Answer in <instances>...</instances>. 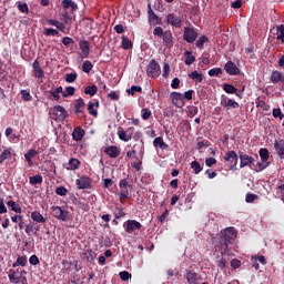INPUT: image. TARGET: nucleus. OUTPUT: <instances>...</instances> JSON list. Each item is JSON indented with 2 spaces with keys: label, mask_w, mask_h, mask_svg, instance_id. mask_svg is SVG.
<instances>
[{
  "label": "nucleus",
  "mask_w": 284,
  "mask_h": 284,
  "mask_svg": "<svg viewBox=\"0 0 284 284\" xmlns=\"http://www.w3.org/2000/svg\"><path fill=\"white\" fill-rule=\"evenodd\" d=\"M8 207H11L12 212H16L17 214H21L23 210L21 209V205L17 204V202L10 200L7 202Z\"/></svg>",
  "instance_id": "obj_32"
},
{
  "label": "nucleus",
  "mask_w": 284,
  "mask_h": 284,
  "mask_svg": "<svg viewBox=\"0 0 284 284\" xmlns=\"http://www.w3.org/2000/svg\"><path fill=\"white\" fill-rule=\"evenodd\" d=\"M179 128L182 130V132H190V130H192V125L187 120H182L179 124Z\"/></svg>",
  "instance_id": "obj_40"
},
{
  "label": "nucleus",
  "mask_w": 284,
  "mask_h": 284,
  "mask_svg": "<svg viewBox=\"0 0 284 284\" xmlns=\"http://www.w3.org/2000/svg\"><path fill=\"white\" fill-rule=\"evenodd\" d=\"M222 89L224 90V92H226V94H236V92H239V89L234 87V84L230 83H224Z\"/></svg>",
  "instance_id": "obj_29"
},
{
  "label": "nucleus",
  "mask_w": 284,
  "mask_h": 284,
  "mask_svg": "<svg viewBox=\"0 0 284 284\" xmlns=\"http://www.w3.org/2000/svg\"><path fill=\"white\" fill-rule=\"evenodd\" d=\"M153 145L154 148H160V150H168L170 148V145H168V143H165L161 136L154 139Z\"/></svg>",
  "instance_id": "obj_27"
},
{
  "label": "nucleus",
  "mask_w": 284,
  "mask_h": 284,
  "mask_svg": "<svg viewBox=\"0 0 284 284\" xmlns=\"http://www.w3.org/2000/svg\"><path fill=\"white\" fill-rule=\"evenodd\" d=\"M224 161L232 163L230 170L234 171L239 165V154H236V151H229L224 156Z\"/></svg>",
  "instance_id": "obj_10"
},
{
  "label": "nucleus",
  "mask_w": 284,
  "mask_h": 284,
  "mask_svg": "<svg viewBox=\"0 0 284 284\" xmlns=\"http://www.w3.org/2000/svg\"><path fill=\"white\" fill-rule=\"evenodd\" d=\"M62 21L63 23H65L67 26H70L72 23V18L70 17V14L68 13V11H63L62 12Z\"/></svg>",
  "instance_id": "obj_52"
},
{
  "label": "nucleus",
  "mask_w": 284,
  "mask_h": 284,
  "mask_svg": "<svg viewBox=\"0 0 284 284\" xmlns=\"http://www.w3.org/2000/svg\"><path fill=\"white\" fill-rule=\"evenodd\" d=\"M183 39L186 41V43H194V41L199 39V32L194 30V27H185Z\"/></svg>",
  "instance_id": "obj_5"
},
{
  "label": "nucleus",
  "mask_w": 284,
  "mask_h": 284,
  "mask_svg": "<svg viewBox=\"0 0 284 284\" xmlns=\"http://www.w3.org/2000/svg\"><path fill=\"white\" fill-rule=\"evenodd\" d=\"M55 194H58V196H65L68 194V189L59 186L55 189Z\"/></svg>",
  "instance_id": "obj_58"
},
{
  "label": "nucleus",
  "mask_w": 284,
  "mask_h": 284,
  "mask_svg": "<svg viewBox=\"0 0 284 284\" xmlns=\"http://www.w3.org/2000/svg\"><path fill=\"white\" fill-rule=\"evenodd\" d=\"M255 172H263V170H266V168H270V162L268 161H263L262 162H257L256 164H254Z\"/></svg>",
  "instance_id": "obj_37"
},
{
  "label": "nucleus",
  "mask_w": 284,
  "mask_h": 284,
  "mask_svg": "<svg viewBox=\"0 0 284 284\" xmlns=\"http://www.w3.org/2000/svg\"><path fill=\"white\" fill-rule=\"evenodd\" d=\"M121 45L123 50H130L132 48V40H129L128 37L123 36Z\"/></svg>",
  "instance_id": "obj_43"
},
{
  "label": "nucleus",
  "mask_w": 284,
  "mask_h": 284,
  "mask_svg": "<svg viewBox=\"0 0 284 284\" xmlns=\"http://www.w3.org/2000/svg\"><path fill=\"white\" fill-rule=\"evenodd\" d=\"M64 170L74 171L81 168V161L77 158H71L68 163L63 164Z\"/></svg>",
  "instance_id": "obj_18"
},
{
  "label": "nucleus",
  "mask_w": 284,
  "mask_h": 284,
  "mask_svg": "<svg viewBox=\"0 0 284 284\" xmlns=\"http://www.w3.org/2000/svg\"><path fill=\"white\" fill-rule=\"evenodd\" d=\"M12 158V151H10V149H4L2 151V153L0 154V165L8 161V159H11Z\"/></svg>",
  "instance_id": "obj_33"
},
{
  "label": "nucleus",
  "mask_w": 284,
  "mask_h": 284,
  "mask_svg": "<svg viewBox=\"0 0 284 284\" xmlns=\"http://www.w3.org/2000/svg\"><path fill=\"white\" fill-rule=\"evenodd\" d=\"M273 116L274 119H280V121H283V111H281V109H273Z\"/></svg>",
  "instance_id": "obj_56"
},
{
  "label": "nucleus",
  "mask_w": 284,
  "mask_h": 284,
  "mask_svg": "<svg viewBox=\"0 0 284 284\" xmlns=\"http://www.w3.org/2000/svg\"><path fill=\"white\" fill-rule=\"evenodd\" d=\"M184 63L185 65H192L194 61H196V57L192 55V51H185L184 52Z\"/></svg>",
  "instance_id": "obj_30"
},
{
  "label": "nucleus",
  "mask_w": 284,
  "mask_h": 284,
  "mask_svg": "<svg viewBox=\"0 0 284 284\" xmlns=\"http://www.w3.org/2000/svg\"><path fill=\"white\" fill-rule=\"evenodd\" d=\"M129 132H131V133H128V131L120 129L118 131V136H119L120 141H124L125 143H128V141H132V135L134 134V126H130Z\"/></svg>",
  "instance_id": "obj_14"
},
{
  "label": "nucleus",
  "mask_w": 284,
  "mask_h": 284,
  "mask_svg": "<svg viewBox=\"0 0 284 284\" xmlns=\"http://www.w3.org/2000/svg\"><path fill=\"white\" fill-rule=\"evenodd\" d=\"M207 41H210V38H207L206 36H202L197 39L195 45L196 48H199L200 50H203V45H205V43H207Z\"/></svg>",
  "instance_id": "obj_41"
},
{
  "label": "nucleus",
  "mask_w": 284,
  "mask_h": 284,
  "mask_svg": "<svg viewBox=\"0 0 284 284\" xmlns=\"http://www.w3.org/2000/svg\"><path fill=\"white\" fill-rule=\"evenodd\" d=\"M203 148H210V141L203 140V141L197 142L196 149L203 150Z\"/></svg>",
  "instance_id": "obj_62"
},
{
  "label": "nucleus",
  "mask_w": 284,
  "mask_h": 284,
  "mask_svg": "<svg viewBox=\"0 0 284 284\" xmlns=\"http://www.w3.org/2000/svg\"><path fill=\"white\" fill-rule=\"evenodd\" d=\"M191 170L194 171V174H201V172H203V166H201L199 161H193L191 162Z\"/></svg>",
  "instance_id": "obj_39"
},
{
  "label": "nucleus",
  "mask_w": 284,
  "mask_h": 284,
  "mask_svg": "<svg viewBox=\"0 0 284 284\" xmlns=\"http://www.w3.org/2000/svg\"><path fill=\"white\" fill-rule=\"evenodd\" d=\"M162 39H163V43L166 48L174 47V37L172 36V31H164Z\"/></svg>",
  "instance_id": "obj_19"
},
{
  "label": "nucleus",
  "mask_w": 284,
  "mask_h": 284,
  "mask_svg": "<svg viewBox=\"0 0 284 284\" xmlns=\"http://www.w3.org/2000/svg\"><path fill=\"white\" fill-rule=\"evenodd\" d=\"M185 278L189 284H196L199 281V275L194 271H186Z\"/></svg>",
  "instance_id": "obj_26"
},
{
  "label": "nucleus",
  "mask_w": 284,
  "mask_h": 284,
  "mask_svg": "<svg viewBox=\"0 0 284 284\" xmlns=\"http://www.w3.org/2000/svg\"><path fill=\"white\" fill-rule=\"evenodd\" d=\"M258 154L261 161H267L270 159V151L267 149H260Z\"/></svg>",
  "instance_id": "obj_48"
},
{
  "label": "nucleus",
  "mask_w": 284,
  "mask_h": 284,
  "mask_svg": "<svg viewBox=\"0 0 284 284\" xmlns=\"http://www.w3.org/2000/svg\"><path fill=\"white\" fill-rule=\"evenodd\" d=\"M189 77L196 81V83H203V73H199V71H192Z\"/></svg>",
  "instance_id": "obj_35"
},
{
  "label": "nucleus",
  "mask_w": 284,
  "mask_h": 284,
  "mask_svg": "<svg viewBox=\"0 0 284 284\" xmlns=\"http://www.w3.org/2000/svg\"><path fill=\"white\" fill-rule=\"evenodd\" d=\"M38 152L34 149H30L26 154H24V159L29 165V168H32L34 165V161H32V159H34V156H37Z\"/></svg>",
  "instance_id": "obj_23"
},
{
  "label": "nucleus",
  "mask_w": 284,
  "mask_h": 284,
  "mask_svg": "<svg viewBox=\"0 0 284 284\" xmlns=\"http://www.w3.org/2000/svg\"><path fill=\"white\" fill-rule=\"evenodd\" d=\"M256 199H258V195H256L254 193H247L245 196V201L247 203H252L253 201H256Z\"/></svg>",
  "instance_id": "obj_63"
},
{
  "label": "nucleus",
  "mask_w": 284,
  "mask_h": 284,
  "mask_svg": "<svg viewBox=\"0 0 284 284\" xmlns=\"http://www.w3.org/2000/svg\"><path fill=\"white\" fill-rule=\"evenodd\" d=\"M51 114V119H53V121H65V119H68V116H70V114L68 113V111L65 110V108L61 106V105H55L51 109L50 111Z\"/></svg>",
  "instance_id": "obj_2"
},
{
  "label": "nucleus",
  "mask_w": 284,
  "mask_h": 284,
  "mask_svg": "<svg viewBox=\"0 0 284 284\" xmlns=\"http://www.w3.org/2000/svg\"><path fill=\"white\" fill-rule=\"evenodd\" d=\"M99 92V88L94 84L89 85L84 89V94H89V97H94Z\"/></svg>",
  "instance_id": "obj_38"
},
{
  "label": "nucleus",
  "mask_w": 284,
  "mask_h": 284,
  "mask_svg": "<svg viewBox=\"0 0 284 284\" xmlns=\"http://www.w3.org/2000/svg\"><path fill=\"white\" fill-rule=\"evenodd\" d=\"M146 74L151 79H159L161 75V65L154 59H152L146 67Z\"/></svg>",
  "instance_id": "obj_3"
},
{
  "label": "nucleus",
  "mask_w": 284,
  "mask_h": 284,
  "mask_svg": "<svg viewBox=\"0 0 284 284\" xmlns=\"http://www.w3.org/2000/svg\"><path fill=\"white\" fill-rule=\"evenodd\" d=\"M81 59L90 57V42L88 40H80Z\"/></svg>",
  "instance_id": "obj_17"
},
{
  "label": "nucleus",
  "mask_w": 284,
  "mask_h": 284,
  "mask_svg": "<svg viewBox=\"0 0 284 284\" xmlns=\"http://www.w3.org/2000/svg\"><path fill=\"white\" fill-rule=\"evenodd\" d=\"M62 6L65 10H68V8H71L72 10H77V4L74 3V1L72 0H63L62 1Z\"/></svg>",
  "instance_id": "obj_45"
},
{
  "label": "nucleus",
  "mask_w": 284,
  "mask_h": 284,
  "mask_svg": "<svg viewBox=\"0 0 284 284\" xmlns=\"http://www.w3.org/2000/svg\"><path fill=\"white\" fill-rule=\"evenodd\" d=\"M31 219L36 223H45L48 221L39 211L31 212Z\"/></svg>",
  "instance_id": "obj_28"
},
{
  "label": "nucleus",
  "mask_w": 284,
  "mask_h": 284,
  "mask_svg": "<svg viewBox=\"0 0 284 284\" xmlns=\"http://www.w3.org/2000/svg\"><path fill=\"white\" fill-rule=\"evenodd\" d=\"M207 74H209V77H221V74H223V69L213 68V69L209 70Z\"/></svg>",
  "instance_id": "obj_44"
},
{
  "label": "nucleus",
  "mask_w": 284,
  "mask_h": 284,
  "mask_svg": "<svg viewBox=\"0 0 284 284\" xmlns=\"http://www.w3.org/2000/svg\"><path fill=\"white\" fill-rule=\"evenodd\" d=\"M20 94H21V98L23 99V101H32V95H30V91L21 90Z\"/></svg>",
  "instance_id": "obj_54"
},
{
  "label": "nucleus",
  "mask_w": 284,
  "mask_h": 284,
  "mask_svg": "<svg viewBox=\"0 0 284 284\" xmlns=\"http://www.w3.org/2000/svg\"><path fill=\"white\" fill-rule=\"evenodd\" d=\"M9 272L10 273L8 276H9L10 283H14V281H19V276H17V271L10 270Z\"/></svg>",
  "instance_id": "obj_59"
},
{
  "label": "nucleus",
  "mask_w": 284,
  "mask_h": 284,
  "mask_svg": "<svg viewBox=\"0 0 284 284\" xmlns=\"http://www.w3.org/2000/svg\"><path fill=\"white\" fill-rule=\"evenodd\" d=\"M166 23L172 28H181L183 26V18H181V14L168 13Z\"/></svg>",
  "instance_id": "obj_6"
},
{
  "label": "nucleus",
  "mask_w": 284,
  "mask_h": 284,
  "mask_svg": "<svg viewBox=\"0 0 284 284\" xmlns=\"http://www.w3.org/2000/svg\"><path fill=\"white\" fill-rule=\"evenodd\" d=\"M152 116V111L149 108H144L141 110V118L143 121H148Z\"/></svg>",
  "instance_id": "obj_46"
},
{
  "label": "nucleus",
  "mask_w": 284,
  "mask_h": 284,
  "mask_svg": "<svg viewBox=\"0 0 284 284\" xmlns=\"http://www.w3.org/2000/svg\"><path fill=\"white\" fill-rule=\"evenodd\" d=\"M78 77H79V74H77V72H74V73H67L65 82L67 83H74V81H77Z\"/></svg>",
  "instance_id": "obj_49"
},
{
  "label": "nucleus",
  "mask_w": 284,
  "mask_h": 284,
  "mask_svg": "<svg viewBox=\"0 0 284 284\" xmlns=\"http://www.w3.org/2000/svg\"><path fill=\"white\" fill-rule=\"evenodd\" d=\"M78 190H90V185H92V180L88 176H81L75 181Z\"/></svg>",
  "instance_id": "obj_16"
},
{
  "label": "nucleus",
  "mask_w": 284,
  "mask_h": 284,
  "mask_svg": "<svg viewBox=\"0 0 284 284\" xmlns=\"http://www.w3.org/2000/svg\"><path fill=\"white\" fill-rule=\"evenodd\" d=\"M18 10H20L22 13L28 14L29 12L28 3H18Z\"/></svg>",
  "instance_id": "obj_64"
},
{
  "label": "nucleus",
  "mask_w": 284,
  "mask_h": 284,
  "mask_svg": "<svg viewBox=\"0 0 284 284\" xmlns=\"http://www.w3.org/2000/svg\"><path fill=\"white\" fill-rule=\"evenodd\" d=\"M236 234L234 226L226 227L220 232L219 240L213 242V245H215V251L219 252L221 256L227 254L232 241L236 239Z\"/></svg>",
  "instance_id": "obj_1"
},
{
  "label": "nucleus",
  "mask_w": 284,
  "mask_h": 284,
  "mask_svg": "<svg viewBox=\"0 0 284 284\" xmlns=\"http://www.w3.org/2000/svg\"><path fill=\"white\" fill-rule=\"evenodd\" d=\"M88 110H89V114H91V116L99 115V112L97 110H94V103H92V101L89 102Z\"/></svg>",
  "instance_id": "obj_53"
},
{
  "label": "nucleus",
  "mask_w": 284,
  "mask_h": 284,
  "mask_svg": "<svg viewBox=\"0 0 284 284\" xmlns=\"http://www.w3.org/2000/svg\"><path fill=\"white\" fill-rule=\"evenodd\" d=\"M274 149L277 152L280 159H284V140L275 141Z\"/></svg>",
  "instance_id": "obj_25"
},
{
  "label": "nucleus",
  "mask_w": 284,
  "mask_h": 284,
  "mask_svg": "<svg viewBox=\"0 0 284 284\" xmlns=\"http://www.w3.org/2000/svg\"><path fill=\"white\" fill-rule=\"evenodd\" d=\"M51 214L58 221H62L65 223L68 221V216H70V212L68 210L62 209L61 206H51Z\"/></svg>",
  "instance_id": "obj_4"
},
{
  "label": "nucleus",
  "mask_w": 284,
  "mask_h": 284,
  "mask_svg": "<svg viewBox=\"0 0 284 284\" xmlns=\"http://www.w3.org/2000/svg\"><path fill=\"white\" fill-rule=\"evenodd\" d=\"M120 201L121 203H123V201H125V199H130V191H128V189H124L120 192Z\"/></svg>",
  "instance_id": "obj_55"
},
{
  "label": "nucleus",
  "mask_w": 284,
  "mask_h": 284,
  "mask_svg": "<svg viewBox=\"0 0 284 284\" xmlns=\"http://www.w3.org/2000/svg\"><path fill=\"white\" fill-rule=\"evenodd\" d=\"M271 82L276 84V83H284V75L281 71L274 70L271 73Z\"/></svg>",
  "instance_id": "obj_21"
},
{
  "label": "nucleus",
  "mask_w": 284,
  "mask_h": 284,
  "mask_svg": "<svg viewBox=\"0 0 284 284\" xmlns=\"http://www.w3.org/2000/svg\"><path fill=\"white\" fill-rule=\"evenodd\" d=\"M72 203L77 205L80 210H83L84 212H88L90 210V206L85 204L84 202H81L79 199L73 197Z\"/></svg>",
  "instance_id": "obj_34"
},
{
  "label": "nucleus",
  "mask_w": 284,
  "mask_h": 284,
  "mask_svg": "<svg viewBox=\"0 0 284 284\" xmlns=\"http://www.w3.org/2000/svg\"><path fill=\"white\" fill-rule=\"evenodd\" d=\"M85 136V130L81 129V126H77L72 132L73 141H81Z\"/></svg>",
  "instance_id": "obj_24"
},
{
  "label": "nucleus",
  "mask_w": 284,
  "mask_h": 284,
  "mask_svg": "<svg viewBox=\"0 0 284 284\" xmlns=\"http://www.w3.org/2000/svg\"><path fill=\"white\" fill-rule=\"evenodd\" d=\"M224 70L226 74H230L231 77H239V74H241V69H239V67H236V63H234L233 61H227L224 64Z\"/></svg>",
  "instance_id": "obj_11"
},
{
  "label": "nucleus",
  "mask_w": 284,
  "mask_h": 284,
  "mask_svg": "<svg viewBox=\"0 0 284 284\" xmlns=\"http://www.w3.org/2000/svg\"><path fill=\"white\" fill-rule=\"evenodd\" d=\"M30 185H41L43 183V176L41 174H37L29 178Z\"/></svg>",
  "instance_id": "obj_31"
},
{
  "label": "nucleus",
  "mask_w": 284,
  "mask_h": 284,
  "mask_svg": "<svg viewBox=\"0 0 284 284\" xmlns=\"http://www.w3.org/2000/svg\"><path fill=\"white\" fill-rule=\"evenodd\" d=\"M239 159H240V169L243 168H250L252 170V165H254V158L251 155H247L243 152H239Z\"/></svg>",
  "instance_id": "obj_7"
},
{
  "label": "nucleus",
  "mask_w": 284,
  "mask_h": 284,
  "mask_svg": "<svg viewBox=\"0 0 284 284\" xmlns=\"http://www.w3.org/2000/svg\"><path fill=\"white\" fill-rule=\"evenodd\" d=\"M148 17H149V23L151 26H163V20L154 11L152 10V7L149 4V10H148Z\"/></svg>",
  "instance_id": "obj_13"
},
{
  "label": "nucleus",
  "mask_w": 284,
  "mask_h": 284,
  "mask_svg": "<svg viewBox=\"0 0 284 284\" xmlns=\"http://www.w3.org/2000/svg\"><path fill=\"white\" fill-rule=\"evenodd\" d=\"M128 94H131V97H134L135 92H143V88L139 85H132L129 90H126Z\"/></svg>",
  "instance_id": "obj_50"
},
{
  "label": "nucleus",
  "mask_w": 284,
  "mask_h": 284,
  "mask_svg": "<svg viewBox=\"0 0 284 284\" xmlns=\"http://www.w3.org/2000/svg\"><path fill=\"white\" fill-rule=\"evenodd\" d=\"M74 92H75L74 87H67L65 91L62 92V97H63V99H68V97H73Z\"/></svg>",
  "instance_id": "obj_47"
},
{
  "label": "nucleus",
  "mask_w": 284,
  "mask_h": 284,
  "mask_svg": "<svg viewBox=\"0 0 284 284\" xmlns=\"http://www.w3.org/2000/svg\"><path fill=\"white\" fill-rule=\"evenodd\" d=\"M45 37H57L59 34V31L57 29H45L44 30Z\"/></svg>",
  "instance_id": "obj_61"
},
{
  "label": "nucleus",
  "mask_w": 284,
  "mask_h": 284,
  "mask_svg": "<svg viewBox=\"0 0 284 284\" xmlns=\"http://www.w3.org/2000/svg\"><path fill=\"white\" fill-rule=\"evenodd\" d=\"M74 112L75 114H83L85 112V102L82 98L75 100Z\"/></svg>",
  "instance_id": "obj_22"
},
{
  "label": "nucleus",
  "mask_w": 284,
  "mask_h": 284,
  "mask_svg": "<svg viewBox=\"0 0 284 284\" xmlns=\"http://www.w3.org/2000/svg\"><path fill=\"white\" fill-rule=\"evenodd\" d=\"M276 37L277 41L284 43V24L277 26Z\"/></svg>",
  "instance_id": "obj_42"
},
{
  "label": "nucleus",
  "mask_w": 284,
  "mask_h": 284,
  "mask_svg": "<svg viewBox=\"0 0 284 284\" xmlns=\"http://www.w3.org/2000/svg\"><path fill=\"white\" fill-rule=\"evenodd\" d=\"M123 216H125V211H123V207H121V206L115 207L114 217L123 219Z\"/></svg>",
  "instance_id": "obj_51"
},
{
  "label": "nucleus",
  "mask_w": 284,
  "mask_h": 284,
  "mask_svg": "<svg viewBox=\"0 0 284 284\" xmlns=\"http://www.w3.org/2000/svg\"><path fill=\"white\" fill-rule=\"evenodd\" d=\"M221 105L222 108H225V110H236V108H241V104L236 102L235 100H232L225 95L221 97Z\"/></svg>",
  "instance_id": "obj_9"
},
{
  "label": "nucleus",
  "mask_w": 284,
  "mask_h": 284,
  "mask_svg": "<svg viewBox=\"0 0 284 284\" xmlns=\"http://www.w3.org/2000/svg\"><path fill=\"white\" fill-rule=\"evenodd\" d=\"M93 68H94V64H92L90 60H87L82 63V72H84L85 74H90Z\"/></svg>",
  "instance_id": "obj_36"
},
{
  "label": "nucleus",
  "mask_w": 284,
  "mask_h": 284,
  "mask_svg": "<svg viewBox=\"0 0 284 284\" xmlns=\"http://www.w3.org/2000/svg\"><path fill=\"white\" fill-rule=\"evenodd\" d=\"M141 227H143V225L136 220H128L124 223V232H126V234H132L136 232V230H141Z\"/></svg>",
  "instance_id": "obj_8"
},
{
  "label": "nucleus",
  "mask_w": 284,
  "mask_h": 284,
  "mask_svg": "<svg viewBox=\"0 0 284 284\" xmlns=\"http://www.w3.org/2000/svg\"><path fill=\"white\" fill-rule=\"evenodd\" d=\"M104 153L110 156V159H116L121 154V150H119V146L111 145L104 150Z\"/></svg>",
  "instance_id": "obj_20"
},
{
  "label": "nucleus",
  "mask_w": 284,
  "mask_h": 284,
  "mask_svg": "<svg viewBox=\"0 0 284 284\" xmlns=\"http://www.w3.org/2000/svg\"><path fill=\"white\" fill-rule=\"evenodd\" d=\"M120 278L121 281H130L132 278V274L128 271L120 272Z\"/></svg>",
  "instance_id": "obj_57"
},
{
  "label": "nucleus",
  "mask_w": 284,
  "mask_h": 284,
  "mask_svg": "<svg viewBox=\"0 0 284 284\" xmlns=\"http://www.w3.org/2000/svg\"><path fill=\"white\" fill-rule=\"evenodd\" d=\"M33 68V77L36 79H44L45 72L43 71V68H41V63H39V60H34L32 63Z\"/></svg>",
  "instance_id": "obj_15"
},
{
  "label": "nucleus",
  "mask_w": 284,
  "mask_h": 284,
  "mask_svg": "<svg viewBox=\"0 0 284 284\" xmlns=\"http://www.w3.org/2000/svg\"><path fill=\"white\" fill-rule=\"evenodd\" d=\"M171 100L173 105H175V108H183L185 105V100L183 98V94L176 91H173L171 93Z\"/></svg>",
  "instance_id": "obj_12"
},
{
  "label": "nucleus",
  "mask_w": 284,
  "mask_h": 284,
  "mask_svg": "<svg viewBox=\"0 0 284 284\" xmlns=\"http://www.w3.org/2000/svg\"><path fill=\"white\" fill-rule=\"evenodd\" d=\"M153 34H154V37H160V39H161L165 34V32L163 31V28L155 27L153 30Z\"/></svg>",
  "instance_id": "obj_60"
}]
</instances>
